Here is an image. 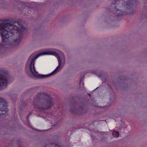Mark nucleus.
<instances>
[{
  "label": "nucleus",
  "instance_id": "f257e3e1",
  "mask_svg": "<svg viewBox=\"0 0 147 147\" xmlns=\"http://www.w3.org/2000/svg\"><path fill=\"white\" fill-rule=\"evenodd\" d=\"M59 56L54 49H47L39 53L31 55L26 65L34 76L42 79L49 77L59 72L63 67L65 58Z\"/></svg>",
  "mask_w": 147,
  "mask_h": 147
},
{
  "label": "nucleus",
  "instance_id": "f03ea898",
  "mask_svg": "<svg viewBox=\"0 0 147 147\" xmlns=\"http://www.w3.org/2000/svg\"><path fill=\"white\" fill-rule=\"evenodd\" d=\"M28 30L20 22L4 20L0 21V53L8 45L12 46L18 44L23 32Z\"/></svg>",
  "mask_w": 147,
  "mask_h": 147
},
{
  "label": "nucleus",
  "instance_id": "7ed1b4c3",
  "mask_svg": "<svg viewBox=\"0 0 147 147\" xmlns=\"http://www.w3.org/2000/svg\"><path fill=\"white\" fill-rule=\"evenodd\" d=\"M33 104L40 111L47 110L53 105V98L45 93H39L34 99Z\"/></svg>",
  "mask_w": 147,
  "mask_h": 147
},
{
  "label": "nucleus",
  "instance_id": "20e7f679",
  "mask_svg": "<svg viewBox=\"0 0 147 147\" xmlns=\"http://www.w3.org/2000/svg\"><path fill=\"white\" fill-rule=\"evenodd\" d=\"M6 104L5 99L0 97V115L5 114L7 111V108L6 107Z\"/></svg>",
  "mask_w": 147,
  "mask_h": 147
},
{
  "label": "nucleus",
  "instance_id": "39448f33",
  "mask_svg": "<svg viewBox=\"0 0 147 147\" xmlns=\"http://www.w3.org/2000/svg\"><path fill=\"white\" fill-rule=\"evenodd\" d=\"M9 78L10 76L7 74L0 75V90L2 88L3 86H6Z\"/></svg>",
  "mask_w": 147,
  "mask_h": 147
},
{
  "label": "nucleus",
  "instance_id": "423d86ee",
  "mask_svg": "<svg viewBox=\"0 0 147 147\" xmlns=\"http://www.w3.org/2000/svg\"><path fill=\"white\" fill-rule=\"evenodd\" d=\"M112 134L113 137H118L119 136V132L117 131H113L112 132Z\"/></svg>",
  "mask_w": 147,
  "mask_h": 147
},
{
  "label": "nucleus",
  "instance_id": "0eeeda50",
  "mask_svg": "<svg viewBox=\"0 0 147 147\" xmlns=\"http://www.w3.org/2000/svg\"><path fill=\"white\" fill-rule=\"evenodd\" d=\"M84 83H82L79 82V88L81 90H82L84 88V89L85 88H84Z\"/></svg>",
  "mask_w": 147,
  "mask_h": 147
},
{
  "label": "nucleus",
  "instance_id": "6e6552de",
  "mask_svg": "<svg viewBox=\"0 0 147 147\" xmlns=\"http://www.w3.org/2000/svg\"><path fill=\"white\" fill-rule=\"evenodd\" d=\"M70 112L73 114L74 113V104L72 103L70 107Z\"/></svg>",
  "mask_w": 147,
  "mask_h": 147
},
{
  "label": "nucleus",
  "instance_id": "1a4fd4ad",
  "mask_svg": "<svg viewBox=\"0 0 147 147\" xmlns=\"http://www.w3.org/2000/svg\"><path fill=\"white\" fill-rule=\"evenodd\" d=\"M11 99L13 100V101H15L17 98V95L15 94L11 95Z\"/></svg>",
  "mask_w": 147,
  "mask_h": 147
},
{
  "label": "nucleus",
  "instance_id": "9d476101",
  "mask_svg": "<svg viewBox=\"0 0 147 147\" xmlns=\"http://www.w3.org/2000/svg\"><path fill=\"white\" fill-rule=\"evenodd\" d=\"M84 80V78H81L80 79V81L79 82L82 83H84L83 82V81Z\"/></svg>",
  "mask_w": 147,
  "mask_h": 147
},
{
  "label": "nucleus",
  "instance_id": "9b49d317",
  "mask_svg": "<svg viewBox=\"0 0 147 147\" xmlns=\"http://www.w3.org/2000/svg\"><path fill=\"white\" fill-rule=\"evenodd\" d=\"M31 114V113H29L28 114V116H27V118H28L29 117L30 115Z\"/></svg>",
  "mask_w": 147,
  "mask_h": 147
},
{
  "label": "nucleus",
  "instance_id": "f8f14e48",
  "mask_svg": "<svg viewBox=\"0 0 147 147\" xmlns=\"http://www.w3.org/2000/svg\"><path fill=\"white\" fill-rule=\"evenodd\" d=\"M31 114V113H29L28 114V116H27V118H28L29 117L30 115Z\"/></svg>",
  "mask_w": 147,
  "mask_h": 147
},
{
  "label": "nucleus",
  "instance_id": "ddd939ff",
  "mask_svg": "<svg viewBox=\"0 0 147 147\" xmlns=\"http://www.w3.org/2000/svg\"><path fill=\"white\" fill-rule=\"evenodd\" d=\"M74 115H75V112H76V109H75V107H74Z\"/></svg>",
  "mask_w": 147,
  "mask_h": 147
},
{
  "label": "nucleus",
  "instance_id": "4468645a",
  "mask_svg": "<svg viewBox=\"0 0 147 147\" xmlns=\"http://www.w3.org/2000/svg\"><path fill=\"white\" fill-rule=\"evenodd\" d=\"M77 110H79V108H78V109H77Z\"/></svg>",
  "mask_w": 147,
  "mask_h": 147
},
{
  "label": "nucleus",
  "instance_id": "2eb2a0df",
  "mask_svg": "<svg viewBox=\"0 0 147 147\" xmlns=\"http://www.w3.org/2000/svg\"><path fill=\"white\" fill-rule=\"evenodd\" d=\"M75 105H76V104H75V102H74V106H75Z\"/></svg>",
  "mask_w": 147,
  "mask_h": 147
},
{
  "label": "nucleus",
  "instance_id": "dca6fc26",
  "mask_svg": "<svg viewBox=\"0 0 147 147\" xmlns=\"http://www.w3.org/2000/svg\"><path fill=\"white\" fill-rule=\"evenodd\" d=\"M18 147H22L21 146H18Z\"/></svg>",
  "mask_w": 147,
  "mask_h": 147
},
{
  "label": "nucleus",
  "instance_id": "f3484780",
  "mask_svg": "<svg viewBox=\"0 0 147 147\" xmlns=\"http://www.w3.org/2000/svg\"><path fill=\"white\" fill-rule=\"evenodd\" d=\"M30 12V11H29V12H28V13H29V12Z\"/></svg>",
  "mask_w": 147,
  "mask_h": 147
}]
</instances>
